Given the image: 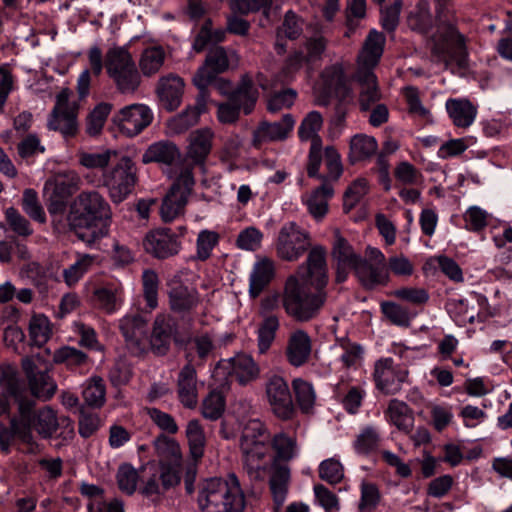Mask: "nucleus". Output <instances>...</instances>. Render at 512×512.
I'll return each instance as SVG.
<instances>
[{
	"label": "nucleus",
	"instance_id": "nucleus-47",
	"mask_svg": "<svg viewBox=\"0 0 512 512\" xmlns=\"http://www.w3.org/2000/svg\"><path fill=\"white\" fill-rule=\"evenodd\" d=\"M185 433L191 457L195 461L201 459L204 455L206 439L199 420H190L186 425Z\"/></svg>",
	"mask_w": 512,
	"mask_h": 512
},
{
	"label": "nucleus",
	"instance_id": "nucleus-10",
	"mask_svg": "<svg viewBox=\"0 0 512 512\" xmlns=\"http://www.w3.org/2000/svg\"><path fill=\"white\" fill-rule=\"evenodd\" d=\"M429 46L437 61L445 63L450 58L466 55V38L451 23L438 24L436 34L429 40Z\"/></svg>",
	"mask_w": 512,
	"mask_h": 512
},
{
	"label": "nucleus",
	"instance_id": "nucleus-26",
	"mask_svg": "<svg viewBox=\"0 0 512 512\" xmlns=\"http://www.w3.org/2000/svg\"><path fill=\"white\" fill-rule=\"evenodd\" d=\"M384 44L385 36L377 30H371L358 55L357 69L373 71L383 54Z\"/></svg>",
	"mask_w": 512,
	"mask_h": 512
},
{
	"label": "nucleus",
	"instance_id": "nucleus-4",
	"mask_svg": "<svg viewBox=\"0 0 512 512\" xmlns=\"http://www.w3.org/2000/svg\"><path fill=\"white\" fill-rule=\"evenodd\" d=\"M197 502L201 512H243L245 508L244 493L235 474L203 481Z\"/></svg>",
	"mask_w": 512,
	"mask_h": 512
},
{
	"label": "nucleus",
	"instance_id": "nucleus-17",
	"mask_svg": "<svg viewBox=\"0 0 512 512\" xmlns=\"http://www.w3.org/2000/svg\"><path fill=\"white\" fill-rule=\"evenodd\" d=\"M373 375L379 390L386 394H394L400 390L401 383L408 376V371L396 366L392 358L386 357L375 362Z\"/></svg>",
	"mask_w": 512,
	"mask_h": 512
},
{
	"label": "nucleus",
	"instance_id": "nucleus-57",
	"mask_svg": "<svg viewBox=\"0 0 512 512\" xmlns=\"http://www.w3.org/2000/svg\"><path fill=\"white\" fill-rule=\"evenodd\" d=\"M303 24V19L289 10L285 13L283 22L277 30V36L296 40L303 32Z\"/></svg>",
	"mask_w": 512,
	"mask_h": 512
},
{
	"label": "nucleus",
	"instance_id": "nucleus-49",
	"mask_svg": "<svg viewBox=\"0 0 512 512\" xmlns=\"http://www.w3.org/2000/svg\"><path fill=\"white\" fill-rule=\"evenodd\" d=\"M323 126V117L318 111L309 112L302 120L298 128V136L301 141H311V144H322L318 135Z\"/></svg>",
	"mask_w": 512,
	"mask_h": 512
},
{
	"label": "nucleus",
	"instance_id": "nucleus-39",
	"mask_svg": "<svg viewBox=\"0 0 512 512\" xmlns=\"http://www.w3.org/2000/svg\"><path fill=\"white\" fill-rule=\"evenodd\" d=\"M388 420L399 430L409 433L414 425V416L409 406L398 399H392L386 410Z\"/></svg>",
	"mask_w": 512,
	"mask_h": 512
},
{
	"label": "nucleus",
	"instance_id": "nucleus-31",
	"mask_svg": "<svg viewBox=\"0 0 512 512\" xmlns=\"http://www.w3.org/2000/svg\"><path fill=\"white\" fill-rule=\"evenodd\" d=\"M354 273L360 283L367 289L386 285L389 281V273L385 265L370 263L365 258L361 259V263L356 266Z\"/></svg>",
	"mask_w": 512,
	"mask_h": 512
},
{
	"label": "nucleus",
	"instance_id": "nucleus-59",
	"mask_svg": "<svg viewBox=\"0 0 512 512\" xmlns=\"http://www.w3.org/2000/svg\"><path fill=\"white\" fill-rule=\"evenodd\" d=\"M4 215L9 228L18 236L26 238L33 234L30 222L14 207H8Z\"/></svg>",
	"mask_w": 512,
	"mask_h": 512
},
{
	"label": "nucleus",
	"instance_id": "nucleus-44",
	"mask_svg": "<svg viewBox=\"0 0 512 512\" xmlns=\"http://www.w3.org/2000/svg\"><path fill=\"white\" fill-rule=\"evenodd\" d=\"M59 423L56 412L49 406L40 409L36 416L32 414V428L42 438H50L58 429Z\"/></svg>",
	"mask_w": 512,
	"mask_h": 512
},
{
	"label": "nucleus",
	"instance_id": "nucleus-30",
	"mask_svg": "<svg viewBox=\"0 0 512 512\" xmlns=\"http://www.w3.org/2000/svg\"><path fill=\"white\" fill-rule=\"evenodd\" d=\"M291 480V470L288 465H272V474L269 480V488L273 497L275 511L278 512L286 501L289 484Z\"/></svg>",
	"mask_w": 512,
	"mask_h": 512
},
{
	"label": "nucleus",
	"instance_id": "nucleus-56",
	"mask_svg": "<svg viewBox=\"0 0 512 512\" xmlns=\"http://www.w3.org/2000/svg\"><path fill=\"white\" fill-rule=\"evenodd\" d=\"M111 109V104L100 103L90 112L86 122L87 134L90 136H96L102 131Z\"/></svg>",
	"mask_w": 512,
	"mask_h": 512
},
{
	"label": "nucleus",
	"instance_id": "nucleus-15",
	"mask_svg": "<svg viewBox=\"0 0 512 512\" xmlns=\"http://www.w3.org/2000/svg\"><path fill=\"white\" fill-rule=\"evenodd\" d=\"M331 258L335 263V281L344 282L350 271H354L363 258L357 253L350 242L341 234L339 229L334 230L331 247Z\"/></svg>",
	"mask_w": 512,
	"mask_h": 512
},
{
	"label": "nucleus",
	"instance_id": "nucleus-41",
	"mask_svg": "<svg viewBox=\"0 0 512 512\" xmlns=\"http://www.w3.org/2000/svg\"><path fill=\"white\" fill-rule=\"evenodd\" d=\"M82 398L88 407L101 408L106 401V385L102 377L92 376L83 384Z\"/></svg>",
	"mask_w": 512,
	"mask_h": 512
},
{
	"label": "nucleus",
	"instance_id": "nucleus-9",
	"mask_svg": "<svg viewBox=\"0 0 512 512\" xmlns=\"http://www.w3.org/2000/svg\"><path fill=\"white\" fill-rule=\"evenodd\" d=\"M238 65L239 55L234 50L221 46L213 47L208 51L204 64L194 75L193 83L199 90L206 91L207 86L218 74L237 68Z\"/></svg>",
	"mask_w": 512,
	"mask_h": 512
},
{
	"label": "nucleus",
	"instance_id": "nucleus-64",
	"mask_svg": "<svg viewBox=\"0 0 512 512\" xmlns=\"http://www.w3.org/2000/svg\"><path fill=\"white\" fill-rule=\"evenodd\" d=\"M319 477L330 484H338L344 477L343 465L336 458L323 460L319 465Z\"/></svg>",
	"mask_w": 512,
	"mask_h": 512
},
{
	"label": "nucleus",
	"instance_id": "nucleus-3",
	"mask_svg": "<svg viewBox=\"0 0 512 512\" xmlns=\"http://www.w3.org/2000/svg\"><path fill=\"white\" fill-rule=\"evenodd\" d=\"M111 218V207L105 197L96 190H86L73 200L68 224L80 240L91 245L108 234Z\"/></svg>",
	"mask_w": 512,
	"mask_h": 512
},
{
	"label": "nucleus",
	"instance_id": "nucleus-18",
	"mask_svg": "<svg viewBox=\"0 0 512 512\" xmlns=\"http://www.w3.org/2000/svg\"><path fill=\"white\" fill-rule=\"evenodd\" d=\"M119 328L131 354L140 356L146 352L147 322L142 316L126 315L120 319Z\"/></svg>",
	"mask_w": 512,
	"mask_h": 512
},
{
	"label": "nucleus",
	"instance_id": "nucleus-16",
	"mask_svg": "<svg viewBox=\"0 0 512 512\" xmlns=\"http://www.w3.org/2000/svg\"><path fill=\"white\" fill-rule=\"evenodd\" d=\"M153 120L152 110L145 104H131L113 115L112 122L128 137H134L147 128Z\"/></svg>",
	"mask_w": 512,
	"mask_h": 512
},
{
	"label": "nucleus",
	"instance_id": "nucleus-46",
	"mask_svg": "<svg viewBox=\"0 0 512 512\" xmlns=\"http://www.w3.org/2000/svg\"><path fill=\"white\" fill-rule=\"evenodd\" d=\"M292 389L300 410L306 414L311 413L316 402V392L312 383L302 378H295L292 381Z\"/></svg>",
	"mask_w": 512,
	"mask_h": 512
},
{
	"label": "nucleus",
	"instance_id": "nucleus-40",
	"mask_svg": "<svg viewBox=\"0 0 512 512\" xmlns=\"http://www.w3.org/2000/svg\"><path fill=\"white\" fill-rule=\"evenodd\" d=\"M378 144L374 137L357 134L350 140L349 161L354 164L369 159L377 151Z\"/></svg>",
	"mask_w": 512,
	"mask_h": 512
},
{
	"label": "nucleus",
	"instance_id": "nucleus-42",
	"mask_svg": "<svg viewBox=\"0 0 512 512\" xmlns=\"http://www.w3.org/2000/svg\"><path fill=\"white\" fill-rule=\"evenodd\" d=\"M166 59V53L161 46H151L144 49L139 58V68L146 77L157 74Z\"/></svg>",
	"mask_w": 512,
	"mask_h": 512
},
{
	"label": "nucleus",
	"instance_id": "nucleus-50",
	"mask_svg": "<svg viewBox=\"0 0 512 512\" xmlns=\"http://www.w3.org/2000/svg\"><path fill=\"white\" fill-rule=\"evenodd\" d=\"M409 27L421 34H427L432 27V16L429 3L426 0H419L415 8L408 16Z\"/></svg>",
	"mask_w": 512,
	"mask_h": 512
},
{
	"label": "nucleus",
	"instance_id": "nucleus-53",
	"mask_svg": "<svg viewBox=\"0 0 512 512\" xmlns=\"http://www.w3.org/2000/svg\"><path fill=\"white\" fill-rule=\"evenodd\" d=\"M29 335L32 343L38 347L44 345L51 336L48 317L43 314L33 315L29 322Z\"/></svg>",
	"mask_w": 512,
	"mask_h": 512
},
{
	"label": "nucleus",
	"instance_id": "nucleus-34",
	"mask_svg": "<svg viewBox=\"0 0 512 512\" xmlns=\"http://www.w3.org/2000/svg\"><path fill=\"white\" fill-rule=\"evenodd\" d=\"M333 187L326 182L313 190L306 198L304 203L307 206L309 213L315 219H322L328 212V200L333 196Z\"/></svg>",
	"mask_w": 512,
	"mask_h": 512
},
{
	"label": "nucleus",
	"instance_id": "nucleus-54",
	"mask_svg": "<svg viewBox=\"0 0 512 512\" xmlns=\"http://www.w3.org/2000/svg\"><path fill=\"white\" fill-rule=\"evenodd\" d=\"M94 257L89 254H78L77 260L63 270V278L68 286L75 285L93 265Z\"/></svg>",
	"mask_w": 512,
	"mask_h": 512
},
{
	"label": "nucleus",
	"instance_id": "nucleus-25",
	"mask_svg": "<svg viewBox=\"0 0 512 512\" xmlns=\"http://www.w3.org/2000/svg\"><path fill=\"white\" fill-rule=\"evenodd\" d=\"M177 393L179 401L184 407L194 409L197 406V372L191 364H186L178 374Z\"/></svg>",
	"mask_w": 512,
	"mask_h": 512
},
{
	"label": "nucleus",
	"instance_id": "nucleus-62",
	"mask_svg": "<svg viewBox=\"0 0 512 512\" xmlns=\"http://www.w3.org/2000/svg\"><path fill=\"white\" fill-rule=\"evenodd\" d=\"M154 447L158 456L162 459L170 460L175 464H179L181 459L180 447L176 441L165 435L158 436L154 441Z\"/></svg>",
	"mask_w": 512,
	"mask_h": 512
},
{
	"label": "nucleus",
	"instance_id": "nucleus-11",
	"mask_svg": "<svg viewBox=\"0 0 512 512\" xmlns=\"http://www.w3.org/2000/svg\"><path fill=\"white\" fill-rule=\"evenodd\" d=\"M265 395L272 413L282 421L295 415L291 391L287 380L280 374L270 373L265 380Z\"/></svg>",
	"mask_w": 512,
	"mask_h": 512
},
{
	"label": "nucleus",
	"instance_id": "nucleus-23",
	"mask_svg": "<svg viewBox=\"0 0 512 512\" xmlns=\"http://www.w3.org/2000/svg\"><path fill=\"white\" fill-rule=\"evenodd\" d=\"M217 369L226 370L228 374L235 377L243 385L255 380L260 373L257 363L246 354H239L229 360L220 361Z\"/></svg>",
	"mask_w": 512,
	"mask_h": 512
},
{
	"label": "nucleus",
	"instance_id": "nucleus-24",
	"mask_svg": "<svg viewBox=\"0 0 512 512\" xmlns=\"http://www.w3.org/2000/svg\"><path fill=\"white\" fill-rule=\"evenodd\" d=\"M184 87V80L176 74L171 73L159 79L156 92L165 109L173 111L179 107Z\"/></svg>",
	"mask_w": 512,
	"mask_h": 512
},
{
	"label": "nucleus",
	"instance_id": "nucleus-20",
	"mask_svg": "<svg viewBox=\"0 0 512 512\" xmlns=\"http://www.w3.org/2000/svg\"><path fill=\"white\" fill-rule=\"evenodd\" d=\"M269 444L273 451L272 465L285 464L295 460L300 455V445L295 433L279 431L270 436Z\"/></svg>",
	"mask_w": 512,
	"mask_h": 512
},
{
	"label": "nucleus",
	"instance_id": "nucleus-22",
	"mask_svg": "<svg viewBox=\"0 0 512 512\" xmlns=\"http://www.w3.org/2000/svg\"><path fill=\"white\" fill-rule=\"evenodd\" d=\"M177 331L174 318L168 314H158L153 322L150 346L157 355H165L171 344L172 336Z\"/></svg>",
	"mask_w": 512,
	"mask_h": 512
},
{
	"label": "nucleus",
	"instance_id": "nucleus-43",
	"mask_svg": "<svg viewBox=\"0 0 512 512\" xmlns=\"http://www.w3.org/2000/svg\"><path fill=\"white\" fill-rule=\"evenodd\" d=\"M280 322L276 315H267L259 324L257 330V347L261 354L266 353L273 344Z\"/></svg>",
	"mask_w": 512,
	"mask_h": 512
},
{
	"label": "nucleus",
	"instance_id": "nucleus-21",
	"mask_svg": "<svg viewBox=\"0 0 512 512\" xmlns=\"http://www.w3.org/2000/svg\"><path fill=\"white\" fill-rule=\"evenodd\" d=\"M207 99V91L200 90L194 105L188 106L167 122L170 133L179 135L195 126L199 122L201 114L206 110Z\"/></svg>",
	"mask_w": 512,
	"mask_h": 512
},
{
	"label": "nucleus",
	"instance_id": "nucleus-45",
	"mask_svg": "<svg viewBox=\"0 0 512 512\" xmlns=\"http://www.w3.org/2000/svg\"><path fill=\"white\" fill-rule=\"evenodd\" d=\"M322 78L329 90L333 91L337 96L343 99L351 96V89L347 85L346 76L340 65L327 67L322 73Z\"/></svg>",
	"mask_w": 512,
	"mask_h": 512
},
{
	"label": "nucleus",
	"instance_id": "nucleus-55",
	"mask_svg": "<svg viewBox=\"0 0 512 512\" xmlns=\"http://www.w3.org/2000/svg\"><path fill=\"white\" fill-rule=\"evenodd\" d=\"M220 236L217 232L204 229L198 233L196 240L195 258L199 261H206L212 255L213 249L218 245Z\"/></svg>",
	"mask_w": 512,
	"mask_h": 512
},
{
	"label": "nucleus",
	"instance_id": "nucleus-37",
	"mask_svg": "<svg viewBox=\"0 0 512 512\" xmlns=\"http://www.w3.org/2000/svg\"><path fill=\"white\" fill-rule=\"evenodd\" d=\"M199 303V296L195 289L184 285L173 287L169 292V305L176 313H186Z\"/></svg>",
	"mask_w": 512,
	"mask_h": 512
},
{
	"label": "nucleus",
	"instance_id": "nucleus-32",
	"mask_svg": "<svg viewBox=\"0 0 512 512\" xmlns=\"http://www.w3.org/2000/svg\"><path fill=\"white\" fill-rule=\"evenodd\" d=\"M179 157L180 150L173 142L161 140L148 146L142 155V162L171 166Z\"/></svg>",
	"mask_w": 512,
	"mask_h": 512
},
{
	"label": "nucleus",
	"instance_id": "nucleus-28",
	"mask_svg": "<svg viewBox=\"0 0 512 512\" xmlns=\"http://www.w3.org/2000/svg\"><path fill=\"white\" fill-rule=\"evenodd\" d=\"M311 351V338L304 330H296L290 334L285 355L292 366L304 365L308 361Z\"/></svg>",
	"mask_w": 512,
	"mask_h": 512
},
{
	"label": "nucleus",
	"instance_id": "nucleus-61",
	"mask_svg": "<svg viewBox=\"0 0 512 512\" xmlns=\"http://www.w3.org/2000/svg\"><path fill=\"white\" fill-rule=\"evenodd\" d=\"M22 209L33 220L39 223L46 222L45 212L38 201L37 192L33 189H25L22 197Z\"/></svg>",
	"mask_w": 512,
	"mask_h": 512
},
{
	"label": "nucleus",
	"instance_id": "nucleus-5",
	"mask_svg": "<svg viewBox=\"0 0 512 512\" xmlns=\"http://www.w3.org/2000/svg\"><path fill=\"white\" fill-rule=\"evenodd\" d=\"M270 433L259 419L247 420L241 429L239 448L244 469L252 480H263L267 465L265 458L269 450Z\"/></svg>",
	"mask_w": 512,
	"mask_h": 512
},
{
	"label": "nucleus",
	"instance_id": "nucleus-58",
	"mask_svg": "<svg viewBox=\"0 0 512 512\" xmlns=\"http://www.w3.org/2000/svg\"><path fill=\"white\" fill-rule=\"evenodd\" d=\"M72 194L71 188L64 182H58L49 196L47 209L51 215L65 211L67 199Z\"/></svg>",
	"mask_w": 512,
	"mask_h": 512
},
{
	"label": "nucleus",
	"instance_id": "nucleus-36",
	"mask_svg": "<svg viewBox=\"0 0 512 512\" xmlns=\"http://www.w3.org/2000/svg\"><path fill=\"white\" fill-rule=\"evenodd\" d=\"M80 492L82 495L92 499L88 505V512H125L124 504L119 499H113L109 503H105L101 499H97L101 496L103 491L100 487L94 484L82 483L80 486Z\"/></svg>",
	"mask_w": 512,
	"mask_h": 512
},
{
	"label": "nucleus",
	"instance_id": "nucleus-1",
	"mask_svg": "<svg viewBox=\"0 0 512 512\" xmlns=\"http://www.w3.org/2000/svg\"><path fill=\"white\" fill-rule=\"evenodd\" d=\"M277 256L288 262L298 261L307 251L308 255L290 275L284 286L282 303L286 313L297 321L315 318L328 299L327 251L321 245L311 247L310 235L296 222L281 226L275 240Z\"/></svg>",
	"mask_w": 512,
	"mask_h": 512
},
{
	"label": "nucleus",
	"instance_id": "nucleus-14",
	"mask_svg": "<svg viewBox=\"0 0 512 512\" xmlns=\"http://www.w3.org/2000/svg\"><path fill=\"white\" fill-rule=\"evenodd\" d=\"M47 127L49 130L60 132L64 138L76 136L78 132L77 110L69 103V93L61 91L56 98V104L51 111Z\"/></svg>",
	"mask_w": 512,
	"mask_h": 512
},
{
	"label": "nucleus",
	"instance_id": "nucleus-2",
	"mask_svg": "<svg viewBox=\"0 0 512 512\" xmlns=\"http://www.w3.org/2000/svg\"><path fill=\"white\" fill-rule=\"evenodd\" d=\"M214 132L209 127L192 131L188 138L186 159L178 167L177 177L162 201L160 208L164 222H172L184 212L195 184L194 166H203L212 150Z\"/></svg>",
	"mask_w": 512,
	"mask_h": 512
},
{
	"label": "nucleus",
	"instance_id": "nucleus-63",
	"mask_svg": "<svg viewBox=\"0 0 512 512\" xmlns=\"http://www.w3.org/2000/svg\"><path fill=\"white\" fill-rule=\"evenodd\" d=\"M381 311L385 317L394 325L408 326L411 321V316L407 308L395 302H382Z\"/></svg>",
	"mask_w": 512,
	"mask_h": 512
},
{
	"label": "nucleus",
	"instance_id": "nucleus-60",
	"mask_svg": "<svg viewBox=\"0 0 512 512\" xmlns=\"http://www.w3.org/2000/svg\"><path fill=\"white\" fill-rule=\"evenodd\" d=\"M143 295L147 306L153 310L158 306L159 278L155 271L145 270L142 274Z\"/></svg>",
	"mask_w": 512,
	"mask_h": 512
},
{
	"label": "nucleus",
	"instance_id": "nucleus-13",
	"mask_svg": "<svg viewBox=\"0 0 512 512\" xmlns=\"http://www.w3.org/2000/svg\"><path fill=\"white\" fill-rule=\"evenodd\" d=\"M258 98L257 90L253 87L249 76L242 77L240 84L227 103L218 106V119L222 123H233L239 117L240 109L250 114Z\"/></svg>",
	"mask_w": 512,
	"mask_h": 512
},
{
	"label": "nucleus",
	"instance_id": "nucleus-48",
	"mask_svg": "<svg viewBox=\"0 0 512 512\" xmlns=\"http://www.w3.org/2000/svg\"><path fill=\"white\" fill-rule=\"evenodd\" d=\"M28 385L32 396L42 401H49L57 391V384L47 371L33 376Z\"/></svg>",
	"mask_w": 512,
	"mask_h": 512
},
{
	"label": "nucleus",
	"instance_id": "nucleus-27",
	"mask_svg": "<svg viewBox=\"0 0 512 512\" xmlns=\"http://www.w3.org/2000/svg\"><path fill=\"white\" fill-rule=\"evenodd\" d=\"M354 78L359 85L360 108L367 111L382 98L377 77L374 71L357 69Z\"/></svg>",
	"mask_w": 512,
	"mask_h": 512
},
{
	"label": "nucleus",
	"instance_id": "nucleus-12",
	"mask_svg": "<svg viewBox=\"0 0 512 512\" xmlns=\"http://www.w3.org/2000/svg\"><path fill=\"white\" fill-rule=\"evenodd\" d=\"M187 229L179 226L177 231L171 228H158L148 232L143 240L145 251L158 259H167L177 255L182 249L181 238Z\"/></svg>",
	"mask_w": 512,
	"mask_h": 512
},
{
	"label": "nucleus",
	"instance_id": "nucleus-51",
	"mask_svg": "<svg viewBox=\"0 0 512 512\" xmlns=\"http://www.w3.org/2000/svg\"><path fill=\"white\" fill-rule=\"evenodd\" d=\"M381 442L379 428L369 425L361 429L354 441V449L358 454L367 455L376 450Z\"/></svg>",
	"mask_w": 512,
	"mask_h": 512
},
{
	"label": "nucleus",
	"instance_id": "nucleus-33",
	"mask_svg": "<svg viewBox=\"0 0 512 512\" xmlns=\"http://www.w3.org/2000/svg\"><path fill=\"white\" fill-rule=\"evenodd\" d=\"M446 110L453 124L460 128L471 126L477 115V107L467 99H448Z\"/></svg>",
	"mask_w": 512,
	"mask_h": 512
},
{
	"label": "nucleus",
	"instance_id": "nucleus-52",
	"mask_svg": "<svg viewBox=\"0 0 512 512\" xmlns=\"http://www.w3.org/2000/svg\"><path fill=\"white\" fill-rule=\"evenodd\" d=\"M359 512H374L381 502L382 495L379 487L370 481L362 480L360 483Z\"/></svg>",
	"mask_w": 512,
	"mask_h": 512
},
{
	"label": "nucleus",
	"instance_id": "nucleus-7",
	"mask_svg": "<svg viewBox=\"0 0 512 512\" xmlns=\"http://www.w3.org/2000/svg\"><path fill=\"white\" fill-rule=\"evenodd\" d=\"M0 417L10 415L11 402L17 405L18 420L27 422L32 417L36 402L30 396L26 385L14 371H4L0 377Z\"/></svg>",
	"mask_w": 512,
	"mask_h": 512
},
{
	"label": "nucleus",
	"instance_id": "nucleus-6",
	"mask_svg": "<svg viewBox=\"0 0 512 512\" xmlns=\"http://www.w3.org/2000/svg\"><path fill=\"white\" fill-rule=\"evenodd\" d=\"M106 73L121 93L135 92L141 76L128 45H112L104 56Z\"/></svg>",
	"mask_w": 512,
	"mask_h": 512
},
{
	"label": "nucleus",
	"instance_id": "nucleus-29",
	"mask_svg": "<svg viewBox=\"0 0 512 512\" xmlns=\"http://www.w3.org/2000/svg\"><path fill=\"white\" fill-rule=\"evenodd\" d=\"M275 274L273 260L264 257L256 261L249 276V295L257 298L271 282Z\"/></svg>",
	"mask_w": 512,
	"mask_h": 512
},
{
	"label": "nucleus",
	"instance_id": "nucleus-8",
	"mask_svg": "<svg viewBox=\"0 0 512 512\" xmlns=\"http://www.w3.org/2000/svg\"><path fill=\"white\" fill-rule=\"evenodd\" d=\"M102 174L103 183L107 187L114 203H120L133 191L137 182V168L134 161L126 155H120Z\"/></svg>",
	"mask_w": 512,
	"mask_h": 512
},
{
	"label": "nucleus",
	"instance_id": "nucleus-38",
	"mask_svg": "<svg viewBox=\"0 0 512 512\" xmlns=\"http://www.w3.org/2000/svg\"><path fill=\"white\" fill-rule=\"evenodd\" d=\"M333 350L343 367L348 369L357 368L363 359V347L356 342L350 341L348 338L337 340Z\"/></svg>",
	"mask_w": 512,
	"mask_h": 512
},
{
	"label": "nucleus",
	"instance_id": "nucleus-35",
	"mask_svg": "<svg viewBox=\"0 0 512 512\" xmlns=\"http://www.w3.org/2000/svg\"><path fill=\"white\" fill-rule=\"evenodd\" d=\"M118 157L115 149H101L97 151L81 150L77 153V159L81 166L89 170L105 171L108 166Z\"/></svg>",
	"mask_w": 512,
	"mask_h": 512
},
{
	"label": "nucleus",
	"instance_id": "nucleus-19",
	"mask_svg": "<svg viewBox=\"0 0 512 512\" xmlns=\"http://www.w3.org/2000/svg\"><path fill=\"white\" fill-rule=\"evenodd\" d=\"M295 119L291 114H285L280 121H262L253 132L252 144L261 148L263 144L286 140L292 132Z\"/></svg>",
	"mask_w": 512,
	"mask_h": 512
}]
</instances>
